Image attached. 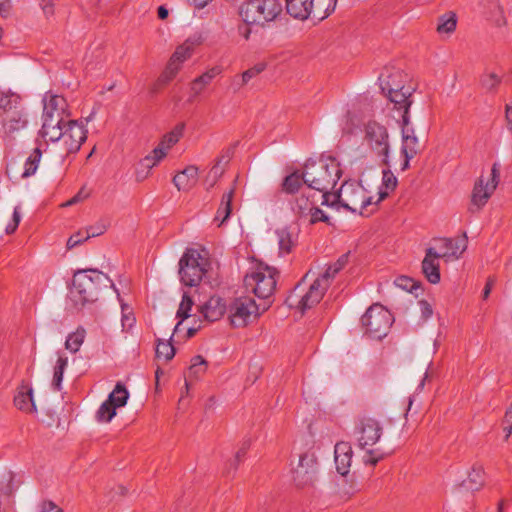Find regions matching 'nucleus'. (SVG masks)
<instances>
[{
	"mask_svg": "<svg viewBox=\"0 0 512 512\" xmlns=\"http://www.w3.org/2000/svg\"><path fill=\"white\" fill-rule=\"evenodd\" d=\"M388 88L382 87V91L387 90L386 96L394 104V109L402 111L401 118L404 125H410L409 109L413 103L412 92L409 88L401 86L399 88H392L387 83Z\"/></svg>",
	"mask_w": 512,
	"mask_h": 512,
	"instance_id": "16",
	"label": "nucleus"
},
{
	"mask_svg": "<svg viewBox=\"0 0 512 512\" xmlns=\"http://www.w3.org/2000/svg\"><path fill=\"white\" fill-rule=\"evenodd\" d=\"M193 52V45L185 42L178 46L175 52L172 54L169 63L174 66H181V64L191 57Z\"/></svg>",
	"mask_w": 512,
	"mask_h": 512,
	"instance_id": "35",
	"label": "nucleus"
},
{
	"mask_svg": "<svg viewBox=\"0 0 512 512\" xmlns=\"http://www.w3.org/2000/svg\"><path fill=\"white\" fill-rule=\"evenodd\" d=\"M42 156V151L40 148H35L32 153L29 155V157L26 159L24 164V170L20 174V178H27L35 174L40 159Z\"/></svg>",
	"mask_w": 512,
	"mask_h": 512,
	"instance_id": "32",
	"label": "nucleus"
},
{
	"mask_svg": "<svg viewBox=\"0 0 512 512\" xmlns=\"http://www.w3.org/2000/svg\"><path fill=\"white\" fill-rule=\"evenodd\" d=\"M306 277L307 275H305L303 279L295 286L292 294L285 300V303L292 307L294 305V296L296 298H300L299 301H297V308L302 313L317 305L322 300L324 294L329 288V283L324 282L322 278L318 277L310 285L308 291L304 295H296V291L301 287Z\"/></svg>",
	"mask_w": 512,
	"mask_h": 512,
	"instance_id": "9",
	"label": "nucleus"
},
{
	"mask_svg": "<svg viewBox=\"0 0 512 512\" xmlns=\"http://www.w3.org/2000/svg\"><path fill=\"white\" fill-rule=\"evenodd\" d=\"M505 422L509 424L508 426L504 427V431L506 432L505 437H506V439H508L512 433V402H511L510 407L506 411Z\"/></svg>",
	"mask_w": 512,
	"mask_h": 512,
	"instance_id": "63",
	"label": "nucleus"
},
{
	"mask_svg": "<svg viewBox=\"0 0 512 512\" xmlns=\"http://www.w3.org/2000/svg\"><path fill=\"white\" fill-rule=\"evenodd\" d=\"M364 140L374 152L384 157L383 162L388 165L390 144L387 128L376 121H369L364 127Z\"/></svg>",
	"mask_w": 512,
	"mask_h": 512,
	"instance_id": "10",
	"label": "nucleus"
},
{
	"mask_svg": "<svg viewBox=\"0 0 512 512\" xmlns=\"http://www.w3.org/2000/svg\"><path fill=\"white\" fill-rule=\"evenodd\" d=\"M499 177V164L494 163L491 169V181L486 183L484 186V181L482 178H480L475 183L471 197V207L469 208L472 213L479 211L487 203L488 199L498 185Z\"/></svg>",
	"mask_w": 512,
	"mask_h": 512,
	"instance_id": "11",
	"label": "nucleus"
},
{
	"mask_svg": "<svg viewBox=\"0 0 512 512\" xmlns=\"http://www.w3.org/2000/svg\"><path fill=\"white\" fill-rule=\"evenodd\" d=\"M349 260V252L341 255L337 261L331 265H329L326 271L320 276L324 280V282L331 284V280L339 273L348 263Z\"/></svg>",
	"mask_w": 512,
	"mask_h": 512,
	"instance_id": "31",
	"label": "nucleus"
},
{
	"mask_svg": "<svg viewBox=\"0 0 512 512\" xmlns=\"http://www.w3.org/2000/svg\"><path fill=\"white\" fill-rule=\"evenodd\" d=\"M85 235H83V233L81 231L73 234L70 236V238L68 239L67 241V248L68 249H72L74 248L75 246L79 245L80 243H82L83 241H85Z\"/></svg>",
	"mask_w": 512,
	"mask_h": 512,
	"instance_id": "59",
	"label": "nucleus"
},
{
	"mask_svg": "<svg viewBox=\"0 0 512 512\" xmlns=\"http://www.w3.org/2000/svg\"><path fill=\"white\" fill-rule=\"evenodd\" d=\"M0 117V135L3 138L13 139L15 134L25 129L28 124L27 114L23 107L19 109H12L9 113L0 114Z\"/></svg>",
	"mask_w": 512,
	"mask_h": 512,
	"instance_id": "15",
	"label": "nucleus"
},
{
	"mask_svg": "<svg viewBox=\"0 0 512 512\" xmlns=\"http://www.w3.org/2000/svg\"><path fill=\"white\" fill-rule=\"evenodd\" d=\"M14 405L16 408L26 413H34L37 411L31 386L23 382L17 388V393L14 396Z\"/></svg>",
	"mask_w": 512,
	"mask_h": 512,
	"instance_id": "19",
	"label": "nucleus"
},
{
	"mask_svg": "<svg viewBox=\"0 0 512 512\" xmlns=\"http://www.w3.org/2000/svg\"><path fill=\"white\" fill-rule=\"evenodd\" d=\"M421 316L424 320L430 318L433 314L432 306L426 300L419 301Z\"/></svg>",
	"mask_w": 512,
	"mask_h": 512,
	"instance_id": "60",
	"label": "nucleus"
},
{
	"mask_svg": "<svg viewBox=\"0 0 512 512\" xmlns=\"http://www.w3.org/2000/svg\"><path fill=\"white\" fill-rule=\"evenodd\" d=\"M207 370V361L200 355H196L191 360L189 367V375L194 378H199Z\"/></svg>",
	"mask_w": 512,
	"mask_h": 512,
	"instance_id": "44",
	"label": "nucleus"
},
{
	"mask_svg": "<svg viewBox=\"0 0 512 512\" xmlns=\"http://www.w3.org/2000/svg\"><path fill=\"white\" fill-rule=\"evenodd\" d=\"M382 174V184L378 192L379 197L378 200L376 201V204L387 198L389 196V193L391 191H394L398 184V180L396 176L391 172V170H383Z\"/></svg>",
	"mask_w": 512,
	"mask_h": 512,
	"instance_id": "29",
	"label": "nucleus"
},
{
	"mask_svg": "<svg viewBox=\"0 0 512 512\" xmlns=\"http://www.w3.org/2000/svg\"><path fill=\"white\" fill-rule=\"evenodd\" d=\"M68 365V359L66 357L59 356L54 367V374L52 379V387L56 391L61 390V384L63 380V374Z\"/></svg>",
	"mask_w": 512,
	"mask_h": 512,
	"instance_id": "38",
	"label": "nucleus"
},
{
	"mask_svg": "<svg viewBox=\"0 0 512 512\" xmlns=\"http://www.w3.org/2000/svg\"><path fill=\"white\" fill-rule=\"evenodd\" d=\"M161 160H157L156 155L152 152L145 156L143 159L139 162V167L144 168L148 172L152 170L153 167H155Z\"/></svg>",
	"mask_w": 512,
	"mask_h": 512,
	"instance_id": "55",
	"label": "nucleus"
},
{
	"mask_svg": "<svg viewBox=\"0 0 512 512\" xmlns=\"http://www.w3.org/2000/svg\"><path fill=\"white\" fill-rule=\"evenodd\" d=\"M175 355V348L170 341L157 340L156 356L164 357L166 361L171 360Z\"/></svg>",
	"mask_w": 512,
	"mask_h": 512,
	"instance_id": "45",
	"label": "nucleus"
},
{
	"mask_svg": "<svg viewBox=\"0 0 512 512\" xmlns=\"http://www.w3.org/2000/svg\"><path fill=\"white\" fill-rule=\"evenodd\" d=\"M128 398L129 392L121 382H118L115 385L114 390L108 396V399L114 403L117 408L124 406L127 403Z\"/></svg>",
	"mask_w": 512,
	"mask_h": 512,
	"instance_id": "37",
	"label": "nucleus"
},
{
	"mask_svg": "<svg viewBox=\"0 0 512 512\" xmlns=\"http://www.w3.org/2000/svg\"><path fill=\"white\" fill-rule=\"evenodd\" d=\"M402 146L401 154L404 158H414L419 152V141L413 128L401 125Z\"/></svg>",
	"mask_w": 512,
	"mask_h": 512,
	"instance_id": "20",
	"label": "nucleus"
},
{
	"mask_svg": "<svg viewBox=\"0 0 512 512\" xmlns=\"http://www.w3.org/2000/svg\"><path fill=\"white\" fill-rule=\"evenodd\" d=\"M278 275L276 268L260 263L255 271L244 277V285L258 298L269 299L275 291Z\"/></svg>",
	"mask_w": 512,
	"mask_h": 512,
	"instance_id": "4",
	"label": "nucleus"
},
{
	"mask_svg": "<svg viewBox=\"0 0 512 512\" xmlns=\"http://www.w3.org/2000/svg\"><path fill=\"white\" fill-rule=\"evenodd\" d=\"M393 321L392 314L381 304L370 306L361 318L365 334L376 340H381L388 334Z\"/></svg>",
	"mask_w": 512,
	"mask_h": 512,
	"instance_id": "5",
	"label": "nucleus"
},
{
	"mask_svg": "<svg viewBox=\"0 0 512 512\" xmlns=\"http://www.w3.org/2000/svg\"><path fill=\"white\" fill-rule=\"evenodd\" d=\"M238 13L244 23L262 25L256 0H248L242 3Z\"/></svg>",
	"mask_w": 512,
	"mask_h": 512,
	"instance_id": "26",
	"label": "nucleus"
},
{
	"mask_svg": "<svg viewBox=\"0 0 512 512\" xmlns=\"http://www.w3.org/2000/svg\"><path fill=\"white\" fill-rule=\"evenodd\" d=\"M262 25L275 20L282 12V4L279 0H256Z\"/></svg>",
	"mask_w": 512,
	"mask_h": 512,
	"instance_id": "24",
	"label": "nucleus"
},
{
	"mask_svg": "<svg viewBox=\"0 0 512 512\" xmlns=\"http://www.w3.org/2000/svg\"><path fill=\"white\" fill-rule=\"evenodd\" d=\"M308 215H310L311 224H315L319 221L329 223V217L316 205H314V208L308 213Z\"/></svg>",
	"mask_w": 512,
	"mask_h": 512,
	"instance_id": "54",
	"label": "nucleus"
},
{
	"mask_svg": "<svg viewBox=\"0 0 512 512\" xmlns=\"http://www.w3.org/2000/svg\"><path fill=\"white\" fill-rule=\"evenodd\" d=\"M113 288L115 285L107 274L96 269L78 270L73 277L70 299L75 306H84L95 302L102 288Z\"/></svg>",
	"mask_w": 512,
	"mask_h": 512,
	"instance_id": "1",
	"label": "nucleus"
},
{
	"mask_svg": "<svg viewBox=\"0 0 512 512\" xmlns=\"http://www.w3.org/2000/svg\"><path fill=\"white\" fill-rule=\"evenodd\" d=\"M395 285L410 293H415L417 295V290L421 288V283L419 281H415L414 279L408 276H399L394 281Z\"/></svg>",
	"mask_w": 512,
	"mask_h": 512,
	"instance_id": "43",
	"label": "nucleus"
},
{
	"mask_svg": "<svg viewBox=\"0 0 512 512\" xmlns=\"http://www.w3.org/2000/svg\"><path fill=\"white\" fill-rule=\"evenodd\" d=\"M455 245V250L451 253L448 251L437 252L435 248L429 247L426 249L425 257L422 261V273L431 284H438L441 280L439 259L443 258L449 260L451 257L458 259L461 254L466 250V239H461Z\"/></svg>",
	"mask_w": 512,
	"mask_h": 512,
	"instance_id": "8",
	"label": "nucleus"
},
{
	"mask_svg": "<svg viewBox=\"0 0 512 512\" xmlns=\"http://www.w3.org/2000/svg\"><path fill=\"white\" fill-rule=\"evenodd\" d=\"M183 129V124L177 125L172 131L163 136L161 140L166 144V147L171 148L179 141L182 136Z\"/></svg>",
	"mask_w": 512,
	"mask_h": 512,
	"instance_id": "46",
	"label": "nucleus"
},
{
	"mask_svg": "<svg viewBox=\"0 0 512 512\" xmlns=\"http://www.w3.org/2000/svg\"><path fill=\"white\" fill-rule=\"evenodd\" d=\"M457 26V17L453 12H448L438 18L437 32L440 34H451Z\"/></svg>",
	"mask_w": 512,
	"mask_h": 512,
	"instance_id": "33",
	"label": "nucleus"
},
{
	"mask_svg": "<svg viewBox=\"0 0 512 512\" xmlns=\"http://www.w3.org/2000/svg\"><path fill=\"white\" fill-rule=\"evenodd\" d=\"M107 229L104 221H99L95 225L88 226L85 232V239L102 235Z\"/></svg>",
	"mask_w": 512,
	"mask_h": 512,
	"instance_id": "51",
	"label": "nucleus"
},
{
	"mask_svg": "<svg viewBox=\"0 0 512 512\" xmlns=\"http://www.w3.org/2000/svg\"><path fill=\"white\" fill-rule=\"evenodd\" d=\"M20 220H21V215H20L19 207H15L14 211H13L12 222L9 223L5 228L6 233L7 234L14 233L20 223Z\"/></svg>",
	"mask_w": 512,
	"mask_h": 512,
	"instance_id": "57",
	"label": "nucleus"
},
{
	"mask_svg": "<svg viewBox=\"0 0 512 512\" xmlns=\"http://www.w3.org/2000/svg\"><path fill=\"white\" fill-rule=\"evenodd\" d=\"M194 302L192 298L188 295V293H184L182 296V300L180 302L179 308L176 313V317L180 318V321L176 324L174 328V332L177 331L179 325L182 323L184 319H187L190 316V311L192 309Z\"/></svg>",
	"mask_w": 512,
	"mask_h": 512,
	"instance_id": "42",
	"label": "nucleus"
},
{
	"mask_svg": "<svg viewBox=\"0 0 512 512\" xmlns=\"http://www.w3.org/2000/svg\"><path fill=\"white\" fill-rule=\"evenodd\" d=\"M178 71L179 66H174L168 63L165 71L157 79V85H162L164 87L176 76Z\"/></svg>",
	"mask_w": 512,
	"mask_h": 512,
	"instance_id": "48",
	"label": "nucleus"
},
{
	"mask_svg": "<svg viewBox=\"0 0 512 512\" xmlns=\"http://www.w3.org/2000/svg\"><path fill=\"white\" fill-rule=\"evenodd\" d=\"M304 184V170L302 171H294L291 174L287 175L282 182V190L287 194H294L299 191V189Z\"/></svg>",
	"mask_w": 512,
	"mask_h": 512,
	"instance_id": "28",
	"label": "nucleus"
},
{
	"mask_svg": "<svg viewBox=\"0 0 512 512\" xmlns=\"http://www.w3.org/2000/svg\"><path fill=\"white\" fill-rule=\"evenodd\" d=\"M22 108L20 97L11 94H0V114L9 113L12 109Z\"/></svg>",
	"mask_w": 512,
	"mask_h": 512,
	"instance_id": "41",
	"label": "nucleus"
},
{
	"mask_svg": "<svg viewBox=\"0 0 512 512\" xmlns=\"http://www.w3.org/2000/svg\"><path fill=\"white\" fill-rule=\"evenodd\" d=\"M116 406L108 398L104 401L96 412L98 422H110L116 415Z\"/></svg>",
	"mask_w": 512,
	"mask_h": 512,
	"instance_id": "40",
	"label": "nucleus"
},
{
	"mask_svg": "<svg viewBox=\"0 0 512 512\" xmlns=\"http://www.w3.org/2000/svg\"><path fill=\"white\" fill-rule=\"evenodd\" d=\"M352 455L353 451L349 442L341 441L336 443L334 449L335 465L337 472L342 476L349 473Z\"/></svg>",
	"mask_w": 512,
	"mask_h": 512,
	"instance_id": "18",
	"label": "nucleus"
},
{
	"mask_svg": "<svg viewBox=\"0 0 512 512\" xmlns=\"http://www.w3.org/2000/svg\"><path fill=\"white\" fill-rule=\"evenodd\" d=\"M383 428L380 422L372 417H363L355 427L358 446L368 449L374 446L381 438Z\"/></svg>",
	"mask_w": 512,
	"mask_h": 512,
	"instance_id": "13",
	"label": "nucleus"
},
{
	"mask_svg": "<svg viewBox=\"0 0 512 512\" xmlns=\"http://www.w3.org/2000/svg\"><path fill=\"white\" fill-rule=\"evenodd\" d=\"M232 154L233 151L231 149H227L217 158L216 163L214 165H222L223 168L225 169L228 163L230 162Z\"/></svg>",
	"mask_w": 512,
	"mask_h": 512,
	"instance_id": "62",
	"label": "nucleus"
},
{
	"mask_svg": "<svg viewBox=\"0 0 512 512\" xmlns=\"http://www.w3.org/2000/svg\"><path fill=\"white\" fill-rule=\"evenodd\" d=\"M197 179L198 168L190 165L173 177V184L179 191H188L197 183Z\"/></svg>",
	"mask_w": 512,
	"mask_h": 512,
	"instance_id": "23",
	"label": "nucleus"
},
{
	"mask_svg": "<svg viewBox=\"0 0 512 512\" xmlns=\"http://www.w3.org/2000/svg\"><path fill=\"white\" fill-rule=\"evenodd\" d=\"M465 237V239L467 240V236H466V233L463 234V237L462 239ZM461 238L457 239V240H453L451 238H440L438 239V241L441 243V246H440V249L443 250V251H448L449 253H451L453 250H455V245L456 243L458 242L459 245L460 244V241Z\"/></svg>",
	"mask_w": 512,
	"mask_h": 512,
	"instance_id": "56",
	"label": "nucleus"
},
{
	"mask_svg": "<svg viewBox=\"0 0 512 512\" xmlns=\"http://www.w3.org/2000/svg\"><path fill=\"white\" fill-rule=\"evenodd\" d=\"M484 484V470L481 466H473L468 478L463 481L462 485L469 490H479Z\"/></svg>",
	"mask_w": 512,
	"mask_h": 512,
	"instance_id": "30",
	"label": "nucleus"
},
{
	"mask_svg": "<svg viewBox=\"0 0 512 512\" xmlns=\"http://www.w3.org/2000/svg\"><path fill=\"white\" fill-rule=\"evenodd\" d=\"M223 174L224 168L222 165H213L205 179L208 189L213 187Z\"/></svg>",
	"mask_w": 512,
	"mask_h": 512,
	"instance_id": "49",
	"label": "nucleus"
},
{
	"mask_svg": "<svg viewBox=\"0 0 512 512\" xmlns=\"http://www.w3.org/2000/svg\"><path fill=\"white\" fill-rule=\"evenodd\" d=\"M221 68L218 66L212 67L211 69L204 72L199 77L195 78L191 83V97L189 101H192L194 97L198 96L204 88L211 83V81L221 73Z\"/></svg>",
	"mask_w": 512,
	"mask_h": 512,
	"instance_id": "25",
	"label": "nucleus"
},
{
	"mask_svg": "<svg viewBox=\"0 0 512 512\" xmlns=\"http://www.w3.org/2000/svg\"><path fill=\"white\" fill-rule=\"evenodd\" d=\"M335 200L343 208L353 213L362 214L363 209L372 203L364 187L356 181H345L339 191L334 195Z\"/></svg>",
	"mask_w": 512,
	"mask_h": 512,
	"instance_id": "7",
	"label": "nucleus"
},
{
	"mask_svg": "<svg viewBox=\"0 0 512 512\" xmlns=\"http://www.w3.org/2000/svg\"><path fill=\"white\" fill-rule=\"evenodd\" d=\"M85 338V330L78 328L75 332L70 333L65 341V348L72 353L79 351Z\"/></svg>",
	"mask_w": 512,
	"mask_h": 512,
	"instance_id": "39",
	"label": "nucleus"
},
{
	"mask_svg": "<svg viewBox=\"0 0 512 512\" xmlns=\"http://www.w3.org/2000/svg\"><path fill=\"white\" fill-rule=\"evenodd\" d=\"M65 125L54 127L52 129H49L47 131L40 132L42 137L47 138L49 141L56 142L61 140L63 138V131H64Z\"/></svg>",
	"mask_w": 512,
	"mask_h": 512,
	"instance_id": "52",
	"label": "nucleus"
},
{
	"mask_svg": "<svg viewBox=\"0 0 512 512\" xmlns=\"http://www.w3.org/2000/svg\"><path fill=\"white\" fill-rule=\"evenodd\" d=\"M480 82L485 90L493 91L500 84V78L495 73H487L482 75Z\"/></svg>",
	"mask_w": 512,
	"mask_h": 512,
	"instance_id": "47",
	"label": "nucleus"
},
{
	"mask_svg": "<svg viewBox=\"0 0 512 512\" xmlns=\"http://www.w3.org/2000/svg\"><path fill=\"white\" fill-rule=\"evenodd\" d=\"M303 170L304 184L315 191L333 189L342 175L340 163L332 156H321L318 160L308 159Z\"/></svg>",
	"mask_w": 512,
	"mask_h": 512,
	"instance_id": "2",
	"label": "nucleus"
},
{
	"mask_svg": "<svg viewBox=\"0 0 512 512\" xmlns=\"http://www.w3.org/2000/svg\"><path fill=\"white\" fill-rule=\"evenodd\" d=\"M287 13L298 20L313 18V0H285Z\"/></svg>",
	"mask_w": 512,
	"mask_h": 512,
	"instance_id": "21",
	"label": "nucleus"
},
{
	"mask_svg": "<svg viewBox=\"0 0 512 512\" xmlns=\"http://www.w3.org/2000/svg\"><path fill=\"white\" fill-rule=\"evenodd\" d=\"M209 261L194 248H187L179 260V276L181 282L188 287L200 284L207 272Z\"/></svg>",
	"mask_w": 512,
	"mask_h": 512,
	"instance_id": "3",
	"label": "nucleus"
},
{
	"mask_svg": "<svg viewBox=\"0 0 512 512\" xmlns=\"http://www.w3.org/2000/svg\"><path fill=\"white\" fill-rule=\"evenodd\" d=\"M42 119H43V124H42L40 132L47 131L54 127H59V126L66 124V122L64 121V118H62V117H56V116L55 117H53V116L46 117V115L43 114Z\"/></svg>",
	"mask_w": 512,
	"mask_h": 512,
	"instance_id": "50",
	"label": "nucleus"
},
{
	"mask_svg": "<svg viewBox=\"0 0 512 512\" xmlns=\"http://www.w3.org/2000/svg\"><path fill=\"white\" fill-rule=\"evenodd\" d=\"M169 147H166V144L161 140L157 147L152 150V153L156 155L157 160H162L167 155V151Z\"/></svg>",
	"mask_w": 512,
	"mask_h": 512,
	"instance_id": "61",
	"label": "nucleus"
},
{
	"mask_svg": "<svg viewBox=\"0 0 512 512\" xmlns=\"http://www.w3.org/2000/svg\"><path fill=\"white\" fill-rule=\"evenodd\" d=\"M226 309L227 308L223 303L222 298L212 296L200 307V313L203 315L205 320L213 322L220 319L224 315Z\"/></svg>",
	"mask_w": 512,
	"mask_h": 512,
	"instance_id": "22",
	"label": "nucleus"
},
{
	"mask_svg": "<svg viewBox=\"0 0 512 512\" xmlns=\"http://www.w3.org/2000/svg\"><path fill=\"white\" fill-rule=\"evenodd\" d=\"M318 471L317 458L314 453L300 456L297 467L293 470V481L298 488L310 487L316 480Z\"/></svg>",
	"mask_w": 512,
	"mask_h": 512,
	"instance_id": "12",
	"label": "nucleus"
},
{
	"mask_svg": "<svg viewBox=\"0 0 512 512\" xmlns=\"http://www.w3.org/2000/svg\"><path fill=\"white\" fill-rule=\"evenodd\" d=\"M268 306H264L262 311L255 300L249 296L234 298L227 307L230 324L234 328H243L257 319Z\"/></svg>",
	"mask_w": 512,
	"mask_h": 512,
	"instance_id": "6",
	"label": "nucleus"
},
{
	"mask_svg": "<svg viewBox=\"0 0 512 512\" xmlns=\"http://www.w3.org/2000/svg\"><path fill=\"white\" fill-rule=\"evenodd\" d=\"M87 139V130L82 122L69 120L65 124L62 143L66 154L76 153Z\"/></svg>",
	"mask_w": 512,
	"mask_h": 512,
	"instance_id": "14",
	"label": "nucleus"
},
{
	"mask_svg": "<svg viewBox=\"0 0 512 512\" xmlns=\"http://www.w3.org/2000/svg\"><path fill=\"white\" fill-rule=\"evenodd\" d=\"M235 194V187L224 193L221 198L220 206L217 210L214 221H220L219 225L225 223L232 212V200Z\"/></svg>",
	"mask_w": 512,
	"mask_h": 512,
	"instance_id": "27",
	"label": "nucleus"
},
{
	"mask_svg": "<svg viewBox=\"0 0 512 512\" xmlns=\"http://www.w3.org/2000/svg\"><path fill=\"white\" fill-rule=\"evenodd\" d=\"M67 101L60 95H55L47 92L43 99V114L46 117H62L68 116L67 113Z\"/></svg>",
	"mask_w": 512,
	"mask_h": 512,
	"instance_id": "17",
	"label": "nucleus"
},
{
	"mask_svg": "<svg viewBox=\"0 0 512 512\" xmlns=\"http://www.w3.org/2000/svg\"><path fill=\"white\" fill-rule=\"evenodd\" d=\"M277 236H278V244H279L280 254L290 253L295 244V239H294L293 234L287 228H283V229L277 230Z\"/></svg>",
	"mask_w": 512,
	"mask_h": 512,
	"instance_id": "34",
	"label": "nucleus"
},
{
	"mask_svg": "<svg viewBox=\"0 0 512 512\" xmlns=\"http://www.w3.org/2000/svg\"><path fill=\"white\" fill-rule=\"evenodd\" d=\"M127 488L123 485H116L113 488L110 489L108 492V495L111 500H116L118 498H121L127 494Z\"/></svg>",
	"mask_w": 512,
	"mask_h": 512,
	"instance_id": "58",
	"label": "nucleus"
},
{
	"mask_svg": "<svg viewBox=\"0 0 512 512\" xmlns=\"http://www.w3.org/2000/svg\"><path fill=\"white\" fill-rule=\"evenodd\" d=\"M316 202L312 199V196L303 192L299 197L296 198L294 210L301 216H307L309 212L314 208Z\"/></svg>",
	"mask_w": 512,
	"mask_h": 512,
	"instance_id": "36",
	"label": "nucleus"
},
{
	"mask_svg": "<svg viewBox=\"0 0 512 512\" xmlns=\"http://www.w3.org/2000/svg\"><path fill=\"white\" fill-rule=\"evenodd\" d=\"M40 512H62V509L59 508L52 501H44L41 504Z\"/></svg>",
	"mask_w": 512,
	"mask_h": 512,
	"instance_id": "64",
	"label": "nucleus"
},
{
	"mask_svg": "<svg viewBox=\"0 0 512 512\" xmlns=\"http://www.w3.org/2000/svg\"><path fill=\"white\" fill-rule=\"evenodd\" d=\"M265 69V64L259 63L254 67L244 71L242 73V85L247 84L252 78L256 77Z\"/></svg>",
	"mask_w": 512,
	"mask_h": 512,
	"instance_id": "53",
	"label": "nucleus"
}]
</instances>
